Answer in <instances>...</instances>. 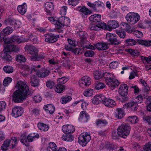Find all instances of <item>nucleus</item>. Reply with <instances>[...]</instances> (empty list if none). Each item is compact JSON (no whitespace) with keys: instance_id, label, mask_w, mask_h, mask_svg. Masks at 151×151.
I'll list each match as a JSON object with an SVG mask.
<instances>
[{"instance_id":"12","label":"nucleus","mask_w":151,"mask_h":151,"mask_svg":"<svg viewBox=\"0 0 151 151\" xmlns=\"http://www.w3.org/2000/svg\"><path fill=\"white\" fill-rule=\"evenodd\" d=\"M4 54L3 57V58L4 60L8 61H11L12 59V57L10 55V52L12 51H16L15 49L13 48V46H11L9 48H6L4 50Z\"/></svg>"},{"instance_id":"41","label":"nucleus","mask_w":151,"mask_h":151,"mask_svg":"<svg viewBox=\"0 0 151 151\" xmlns=\"http://www.w3.org/2000/svg\"><path fill=\"white\" fill-rule=\"evenodd\" d=\"M95 124L96 125L99 126L107 124L108 122L105 120L98 119L96 120Z\"/></svg>"},{"instance_id":"25","label":"nucleus","mask_w":151,"mask_h":151,"mask_svg":"<svg viewBox=\"0 0 151 151\" xmlns=\"http://www.w3.org/2000/svg\"><path fill=\"white\" fill-rule=\"evenodd\" d=\"M45 11L48 15H50L54 9V5L52 2H47L45 4Z\"/></svg>"},{"instance_id":"43","label":"nucleus","mask_w":151,"mask_h":151,"mask_svg":"<svg viewBox=\"0 0 151 151\" xmlns=\"http://www.w3.org/2000/svg\"><path fill=\"white\" fill-rule=\"evenodd\" d=\"M3 70L6 73H10L13 72L14 68L11 66L6 65L4 67Z\"/></svg>"},{"instance_id":"14","label":"nucleus","mask_w":151,"mask_h":151,"mask_svg":"<svg viewBox=\"0 0 151 151\" xmlns=\"http://www.w3.org/2000/svg\"><path fill=\"white\" fill-rule=\"evenodd\" d=\"M70 23V19L66 17H62L59 18V24L58 27L61 29L64 26L68 25Z\"/></svg>"},{"instance_id":"34","label":"nucleus","mask_w":151,"mask_h":151,"mask_svg":"<svg viewBox=\"0 0 151 151\" xmlns=\"http://www.w3.org/2000/svg\"><path fill=\"white\" fill-rule=\"evenodd\" d=\"M30 83L32 86L33 87H37L39 85V81L36 79L35 76L34 75L31 76Z\"/></svg>"},{"instance_id":"38","label":"nucleus","mask_w":151,"mask_h":151,"mask_svg":"<svg viewBox=\"0 0 151 151\" xmlns=\"http://www.w3.org/2000/svg\"><path fill=\"white\" fill-rule=\"evenodd\" d=\"M62 139L64 141H71L73 140L74 137L71 134H65L63 135L62 137Z\"/></svg>"},{"instance_id":"2","label":"nucleus","mask_w":151,"mask_h":151,"mask_svg":"<svg viewBox=\"0 0 151 151\" xmlns=\"http://www.w3.org/2000/svg\"><path fill=\"white\" fill-rule=\"evenodd\" d=\"M25 51L32 55L30 57V59L32 60L37 61L40 59L44 58V54L43 53L38 55L39 51L37 48L32 45H26L24 47Z\"/></svg>"},{"instance_id":"27","label":"nucleus","mask_w":151,"mask_h":151,"mask_svg":"<svg viewBox=\"0 0 151 151\" xmlns=\"http://www.w3.org/2000/svg\"><path fill=\"white\" fill-rule=\"evenodd\" d=\"M44 109L47 113H49L50 114H52L55 110L54 106L51 104H49L45 106Z\"/></svg>"},{"instance_id":"40","label":"nucleus","mask_w":151,"mask_h":151,"mask_svg":"<svg viewBox=\"0 0 151 151\" xmlns=\"http://www.w3.org/2000/svg\"><path fill=\"white\" fill-rule=\"evenodd\" d=\"M71 99L72 98L70 96L66 95L61 98L60 102L61 103L65 104L69 102Z\"/></svg>"},{"instance_id":"23","label":"nucleus","mask_w":151,"mask_h":151,"mask_svg":"<svg viewBox=\"0 0 151 151\" xmlns=\"http://www.w3.org/2000/svg\"><path fill=\"white\" fill-rule=\"evenodd\" d=\"M78 10L80 12L81 14L83 17L90 14L91 13V11L85 6L79 7L78 8Z\"/></svg>"},{"instance_id":"1","label":"nucleus","mask_w":151,"mask_h":151,"mask_svg":"<svg viewBox=\"0 0 151 151\" xmlns=\"http://www.w3.org/2000/svg\"><path fill=\"white\" fill-rule=\"evenodd\" d=\"M16 86L18 90L15 91L13 95V100L15 103L21 102L26 99L30 93H31L27 83L25 82L19 81Z\"/></svg>"},{"instance_id":"54","label":"nucleus","mask_w":151,"mask_h":151,"mask_svg":"<svg viewBox=\"0 0 151 151\" xmlns=\"http://www.w3.org/2000/svg\"><path fill=\"white\" fill-rule=\"evenodd\" d=\"M20 142L23 143L27 142V136L26 133H23L21 134L20 137Z\"/></svg>"},{"instance_id":"8","label":"nucleus","mask_w":151,"mask_h":151,"mask_svg":"<svg viewBox=\"0 0 151 151\" xmlns=\"http://www.w3.org/2000/svg\"><path fill=\"white\" fill-rule=\"evenodd\" d=\"M117 36L115 34L108 33L106 35V39L109 44L118 45L120 44L121 42L117 40Z\"/></svg>"},{"instance_id":"53","label":"nucleus","mask_w":151,"mask_h":151,"mask_svg":"<svg viewBox=\"0 0 151 151\" xmlns=\"http://www.w3.org/2000/svg\"><path fill=\"white\" fill-rule=\"evenodd\" d=\"M140 57L143 63L147 62V63H151V56L146 57L141 56Z\"/></svg>"},{"instance_id":"55","label":"nucleus","mask_w":151,"mask_h":151,"mask_svg":"<svg viewBox=\"0 0 151 151\" xmlns=\"http://www.w3.org/2000/svg\"><path fill=\"white\" fill-rule=\"evenodd\" d=\"M116 32L121 38L124 39L125 37V32L122 30L117 29L116 30Z\"/></svg>"},{"instance_id":"11","label":"nucleus","mask_w":151,"mask_h":151,"mask_svg":"<svg viewBox=\"0 0 151 151\" xmlns=\"http://www.w3.org/2000/svg\"><path fill=\"white\" fill-rule=\"evenodd\" d=\"M78 83L80 87L85 88L91 84V80L89 77L86 76L82 77L79 80Z\"/></svg>"},{"instance_id":"37","label":"nucleus","mask_w":151,"mask_h":151,"mask_svg":"<svg viewBox=\"0 0 151 151\" xmlns=\"http://www.w3.org/2000/svg\"><path fill=\"white\" fill-rule=\"evenodd\" d=\"M117 111V113L115 114V117L118 119H121L125 116V113L122 109L118 108Z\"/></svg>"},{"instance_id":"44","label":"nucleus","mask_w":151,"mask_h":151,"mask_svg":"<svg viewBox=\"0 0 151 151\" xmlns=\"http://www.w3.org/2000/svg\"><path fill=\"white\" fill-rule=\"evenodd\" d=\"M12 78L10 77H8L5 78L3 82V86L5 87L7 86L12 82Z\"/></svg>"},{"instance_id":"30","label":"nucleus","mask_w":151,"mask_h":151,"mask_svg":"<svg viewBox=\"0 0 151 151\" xmlns=\"http://www.w3.org/2000/svg\"><path fill=\"white\" fill-rule=\"evenodd\" d=\"M2 39L4 43V49L9 48V47L11 46H13V48L15 49L16 46L10 41L9 39L4 37H3Z\"/></svg>"},{"instance_id":"60","label":"nucleus","mask_w":151,"mask_h":151,"mask_svg":"<svg viewBox=\"0 0 151 151\" xmlns=\"http://www.w3.org/2000/svg\"><path fill=\"white\" fill-rule=\"evenodd\" d=\"M83 44L81 45V47L89 49L92 50H94L95 49V46H94L91 45H86V44Z\"/></svg>"},{"instance_id":"48","label":"nucleus","mask_w":151,"mask_h":151,"mask_svg":"<svg viewBox=\"0 0 151 151\" xmlns=\"http://www.w3.org/2000/svg\"><path fill=\"white\" fill-rule=\"evenodd\" d=\"M105 85L103 83L99 82L95 84V88L96 90H99L104 88L105 87Z\"/></svg>"},{"instance_id":"17","label":"nucleus","mask_w":151,"mask_h":151,"mask_svg":"<svg viewBox=\"0 0 151 151\" xmlns=\"http://www.w3.org/2000/svg\"><path fill=\"white\" fill-rule=\"evenodd\" d=\"M77 34L78 36L80 38L81 40L80 42L81 45L83 44H88L89 42L86 40L88 35L84 31H79L77 32Z\"/></svg>"},{"instance_id":"62","label":"nucleus","mask_w":151,"mask_h":151,"mask_svg":"<svg viewBox=\"0 0 151 151\" xmlns=\"http://www.w3.org/2000/svg\"><path fill=\"white\" fill-rule=\"evenodd\" d=\"M133 100L136 101V103L137 104L138 103H141L142 102L143 100L142 96L141 95H139Z\"/></svg>"},{"instance_id":"18","label":"nucleus","mask_w":151,"mask_h":151,"mask_svg":"<svg viewBox=\"0 0 151 151\" xmlns=\"http://www.w3.org/2000/svg\"><path fill=\"white\" fill-rule=\"evenodd\" d=\"M23 109L20 107L17 106L13 108L12 110V115L15 117L21 116L22 113Z\"/></svg>"},{"instance_id":"28","label":"nucleus","mask_w":151,"mask_h":151,"mask_svg":"<svg viewBox=\"0 0 151 151\" xmlns=\"http://www.w3.org/2000/svg\"><path fill=\"white\" fill-rule=\"evenodd\" d=\"M94 45L95 47L99 50H104L108 48L107 45L105 43H98Z\"/></svg>"},{"instance_id":"31","label":"nucleus","mask_w":151,"mask_h":151,"mask_svg":"<svg viewBox=\"0 0 151 151\" xmlns=\"http://www.w3.org/2000/svg\"><path fill=\"white\" fill-rule=\"evenodd\" d=\"M39 135L37 133H32L29 134L27 136V141L32 142L36 139L39 138Z\"/></svg>"},{"instance_id":"45","label":"nucleus","mask_w":151,"mask_h":151,"mask_svg":"<svg viewBox=\"0 0 151 151\" xmlns=\"http://www.w3.org/2000/svg\"><path fill=\"white\" fill-rule=\"evenodd\" d=\"M95 79L99 80L103 77L102 73L100 72L99 71H96L93 73Z\"/></svg>"},{"instance_id":"21","label":"nucleus","mask_w":151,"mask_h":151,"mask_svg":"<svg viewBox=\"0 0 151 151\" xmlns=\"http://www.w3.org/2000/svg\"><path fill=\"white\" fill-rule=\"evenodd\" d=\"M106 106L108 107H113L116 105L114 100L111 99H107L104 96V98L103 99V103Z\"/></svg>"},{"instance_id":"15","label":"nucleus","mask_w":151,"mask_h":151,"mask_svg":"<svg viewBox=\"0 0 151 151\" xmlns=\"http://www.w3.org/2000/svg\"><path fill=\"white\" fill-rule=\"evenodd\" d=\"M59 35H55L54 34L49 33L45 34L44 35L45 38V42L49 43H52L56 41L58 38L59 37Z\"/></svg>"},{"instance_id":"50","label":"nucleus","mask_w":151,"mask_h":151,"mask_svg":"<svg viewBox=\"0 0 151 151\" xmlns=\"http://www.w3.org/2000/svg\"><path fill=\"white\" fill-rule=\"evenodd\" d=\"M93 89L91 88L88 89L83 92V94L86 96H90L93 95Z\"/></svg>"},{"instance_id":"49","label":"nucleus","mask_w":151,"mask_h":151,"mask_svg":"<svg viewBox=\"0 0 151 151\" xmlns=\"http://www.w3.org/2000/svg\"><path fill=\"white\" fill-rule=\"evenodd\" d=\"M47 18L52 23L58 26V24H59V18L52 17H48Z\"/></svg>"},{"instance_id":"22","label":"nucleus","mask_w":151,"mask_h":151,"mask_svg":"<svg viewBox=\"0 0 151 151\" xmlns=\"http://www.w3.org/2000/svg\"><path fill=\"white\" fill-rule=\"evenodd\" d=\"M29 40L28 39L23 37H19V36L15 35L12 36L11 38V40L13 42L17 44H19L22 42H27L29 41Z\"/></svg>"},{"instance_id":"46","label":"nucleus","mask_w":151,"mask_h":151,"mask_svg":"<svg viewBox=\"0 0 151 151\" xmlns=\"http://www.w3.org/2000/svg\"><path fill=\"white\" fill-rule=\"evenodd\" d=\"M68 80V78L64 76L62 77H60L57 80L58 83L62 85L66 82Z\"/></svg>"},{"instance_id":"58","label":"nucleus","mask_w":151,"mask_h":151,"mask_svg":"<svg viewBox=\"0 0 151 151\" xmlns=\"http://www.w3.org/2000/svg\"><path fill=\"white\" fill-rule=\"evenodd\" d=\"M6 106V103L4 101H0V114L2 111L5 110Z\"/></svg>"},{"instance_id":"64","label":"nucleus","mask_w":151,"mask_h":151,"mask_svg":"<svg viewBox=\"0 0 151 151\" xmlns=\"http://www.w3.org/2000/svg\"><path fill=\"white\" fill-rule=\"evenodd\" d=\"M79 0H68V3L69 5L75 6L78 3Z\"/></svg>"},{"instance_id":"3","label":"nucleus","mask_w":151,"mask_h":151,"mask_svg":"<svg viewBox=\"0 0 151 151\" xmlns=\"http://www.w3.org/2000/svg\"><path fill=\"white\" fill-rule=\"evenodd\" d=\"M131 127L128 124H123L117 129V134L120 137L126 138L130 133Z\"/></svg>"},{"instance_id":"29","label":"nucleus","mask_w":151,"mask_h":151,"mask_svg":"<svg viewBox=\"0 0 151 151\" xmlns=\"http://www.w3.org/2000/svg\"><path fill=\"white\" fill-rule=\"evenodd\" d=\"M27 7L26 4L23 3L22 5L18 6L17 10L18 12L22 14H24L27 11Z\"/></svg>"},{"instance_id":"5","label":"nucleus","mask_w":151,"mask_h":151,"mask_svg":"<svg viewBox=\"0 0 151 151\" xmlns=\"http://www.w3.org/2000/svg\"><path fill=\"white\" fill-rule=\"evenodd\" d=\"M91 139L90 134L85 132L81 134L78 137V142L82 146H86Z\"/></svg>"},{"instance_id":"36","label":"nucleus","mask_w":151,"mask_h":151,"mask_svg":"<svg viewBox=\"0 0 151 151\" xmlns=\"http://www.w3.org/2000/svg\"><path fill=\"white\" fill-rule=\"evenodd\" d=\"M57 146L53 142H50L48 145L46 151H57Z\"/></svg>"},{"instance_id":"26","label":"nucleus","mask_w":151,"mask_h":151,"mask_svg":"<svg viewBox=\"0 0 151 151\" xmlns=\"http://www.w3.org/2000/svg\"><path fill=\"white\" fill-rule=\"evenodd\" d=\"M106 26V28L108 27L109 29L111 30L112 29H115L118 27L119 26V24L116 21L112 20L108 21Z\"/></svg>"},{"instance_id":"6","label":"nucleus","mask_w":151,"mask_h":151,"mask_svg":"<svg viewBox=\"0 0 151 151\" xmlns=\"http://www.w3.org/2000/svg\"><path fill=\"white\" fill-rule=\"evenodd\" d=\"M125 18L128 22L134 24L139 21L140 16L137 13L130 12L126 15Z\"/></svg>"},{"instance_id":"16","label":"nucleus","mask_w":151,"mask_h":151,"mask_svg":"<svg viewBox=\"0 0 151 151\" xmlns=\"http://www.w3.org/2000/svg\"><path fill=\"white\" fill-rule=\"evenodd\" d=\"M107 26L106 23L102 22H99L96 24H92L91 25L89 28L91 30L99 31L100 29H105L106 28Z\"/></svg>"},{"instance_id":"56","label":"nucleus","mask_w":151,"mask_h":151,"mask_svg":"<svg viewBox=\"0 0 151 151\" xmlns=\"http://www.w3.org/2000/svg\"><path fill=\"white\" fill-rule=\"evenodd\" d=\"M143 120L149 124L151 125V115L144 116L143 117Z\"/></svg>"},{"instance_id":"19","label":"nucleus","mask_w":151,"mask_h":151,"mask_svg":"<svg viewBox=\"0 0 151 151\" xmlns=\"http://www.w3.org/2000/svg\"><path fill=\"white\" fill-rule=\"evenodd\" d=\"M63 132L65 134H70L73 133L75 131L74 127L71 125H65L62 127Z\"/></svg>"},{"instance_id":"10","label":"nucleus","mask_w":151,"mask_h":151,"mask_svg":"<svg viewBox=\"0 0 151 151\" xmlns=\"http://www.w3.org/2000/svg\"><path fill=\"white\" fill-rule=\"evenodd\" d=\"M139 106L136 101L133 100L131 101L128 102L123 105V108L128 110L133 111H137Z\"/></svg>"},{"instance_id":"13","label":"nucleus","mask_w":151,"mask_h":151,"mask_svg":"<svg viewBox=\"0 0 151 151\" xmlns=\"http://www.w3.org/2000/svg\"><path fill=\"white\" fill-rule=\"evenodd\" d=\"M106 84L111 90H113L119 84V82L116 79L108 77L106 80Z\"/></svg>"},{"instance_id":"52","label":"nucleus","mask_w":151,"mask_h":151,"mask_svg":"<svg viewBox=\"0 0 151 151\" xmlns=\"http://www.w3.org/2000/svg\"><path fill=\"white\" fill-rule=\"evenodd\" d=\"M127 45L128 46L135 45L136 43V41L133 39H127L125 40Z\"/></svg>"},{"instance_id":"35","label":"nucleus","mask_w":151,"mask_h":151,"mask_svg":"<svg viewBox=\"0 0 151 151\" xmlns=\"http://www.w3.org/2000/svg\"><path fill=\"white\" fill-rule=\"evenodd\" d=\"M37 125L38 128L42 131H47L49 129L48 125L43 123H39Z\"/></svg>"},{"instance_id":"57","label":"nucleus","mask_w":151,"mask_h":151,"mask_svg":"<svg viewBox=\"0 0 151 151\" xmlns=\"http://www.w3.org/2000/svg\"><path fill=\"white\" fill-rule=\"evenodd\" d=\"M6 22L7 24L11 25L13 27H14V24L17 22L14 19L11 18H9L6 21Z\"/></svg>"},{"instance_id":"51","label":"nucleus","mask_w":151,"mask_h":151,"mask_svg":"<svg viewBox=\"0 0 151 151\" xmlns=\"http://www.w3.org/2000/svg\"><path fill=\"white\" fill-rule=\"evenodd\" d=\"M16 59L17 62L22 63L25 62L26 61V58L23 55H19L16 57Z\"/></svg>"},{"instance_id":"33","label":"nucleus","mask_w":151,"mask_h":151,"mask_svg":"<svg viewBox=\"0 0 151 151\" xmlns=\"http://www.w3.org/2000/svg\"><path fill=\"white\" fill-rule=\"evenodd\" d=\"M127 120L131 123L135 124L138 122L139 119L137 116H130L128 117Z\"/></svg>"},{"instance_id":"63","label":"nucleus","mask_w":151,"mask_h":151,"mask_svg":"<svg viewBox=\"0 0 151 151\" xmlns=\"http://www.w3.org/2000/svg\"><path fill=\"white\" fill-rule=\"evenodd\" d=\"M129 52L132 55L134 56H137L139 54L140 52L137 50L132 49H128Z\"/></svg>"},{"instance_id":"4","label":"nucleus","mask_w":151,"mask_h":151,"mask_svg":"<svg viewBox=\"0 0 151 151\" xmlns=\"http://www.w3.org/2000/svg\"><path fill=\"white\" fill-rule=\"evenodd\" d=\"M18 141V138L16 137L6 140L4 142L1 149L3 151H5L9 148H13L16 146Z\"/></svg>"},{"instance_id":"7","label":"nucleus","mask_w":151,"mask_h":151,"mask_svg":"<svg viewBox=\"0 0 151 151\" xmlns=\"http://www.w3.org/2000/svg\"><path fill=\"white\" fill-rule=\"evenodd\" d=\"M128 89V87L126 84H122L120 86L119 92L120 95L124 97H122L121 100V102H124L128 100V98L125 97L127 94Z\"/></svg>"},{"instance_id":"20","label":"nucleus","mask_w":151,"mask_h":151,"mask_svg":"<svg viewBox=\"0 0 151 151\" xmlns=\"http://www.w3.org/2000/svg\"><path fill=\"white\" fill-rule=\"evenodd\" d=\"M89 118L90 117L87 113L83 111L80 113L78 120L80 122L85 123L87 122Z\"/></svg>"},{"instance_id":"39","label":"nucleus","mask_w":151,"mask_h":151,"mask_svg":"<svg viewBox=\"0 0 151 151\" xmlns=\"http://www.w3.org/2000/svg\"><path fill=\"white\" fill-rule=\"evenodd\" d=\"M13 31V30L12 27L8 26L3 30L1 33L6 36L12 33Z\"/></svg>"},{"instance_id":"47","label":"nucleus","mask_w":151,"mask_h":151,"mask_svg":"<svg viewBox=\"0 0 151 151\" xmlns=\"http://www.w3.org/2000/svg\"><path fill=\"white\" fill-rule=\"evenodd\" d=\"M64 89V86L63 85L57 84L55 88V90L56 92L58 93H61L62 92L63 90Z\"/></svg>"},{"instance_id":"9","label":"nucleus","mask_w":151,"mask_h":151,"mask_svg":"<svg viewBox=\"0 0 151 151\" xmlns=\"http://www.w3.org/2000/svg\"><path fill=\"white\" fill-rule=\"evenodd\" d=\"M34 72H36V74L38 77L40 78H44L48 76L50 71L47 69L37 70V67L36 66H34L32 69L31 73H32Z\"/></svg>"},{"instance_id":"32","label":"nucleus","mask_w":151,"mask_h":151,"mask_svg":"<svg viewBox=\"0 0 151 151\" xmlns=\"http://www.w3.org/2000/svg\"><path fill=\"white\" fill-rule=\"evenodd\" d=\"M101 16L99 14H94L91 16L89 17V20L92 22H99L101 19Z\"/></svg>"},{"instance_id":"42","label":"nucleus","mask_w":151,"mask_h":151,"mask_svg":"<svg viewBox=\"0 0 151 151\" xmlns=\"http://www.w3.org/2000/svg\"><path fill=\"white\" fill-rule=\"evenodd\" d=\"M137 42L140 44L144 45L146 46H150L151 45V41L150 40H138Z\"/></svg>"},{"instance_id":"61","label":"nucleus","mask_w":151,"mask_h":151,"mask_svg":"<svg viewBox=\"0 0 151 151\" xmlns=\"http://www.w3.org/2000/svg\"><path fill=\"white\" fill-rule=\"evenodd\" d=\"M143 148L144 151H151V142L146 143Z\"/></svg>"},{"instance_id":"24","label":"nucleus","mask_w":151,"mask_h":151,"mask_svg":"<svg viewBox=\"0 0 151 151\" xmlns=\"http://www.w3.org/2000/svg\"><path fill=\"white\" fill-rule=\"evenodd\" d=\"M104 98V96L102 94L100 95H96L93 98L92 100V103L96 104H97L100 102L103 103V99Z\"/></svg>"},{"instance_id":"59","label":"nucleus","mask_w":151,"mask_h":151,"mask_svg":"<svg viewBox=\"0 0 151 151\" xmlns=\"http://www.w3.org/2000/svg\"><path fill=\"white\" fill-rule=\"evenodd\" d=\"M30 111V113L33 115H37L40 114V109L37 108L32 109Z\"/></svg>"}]
</instances>
